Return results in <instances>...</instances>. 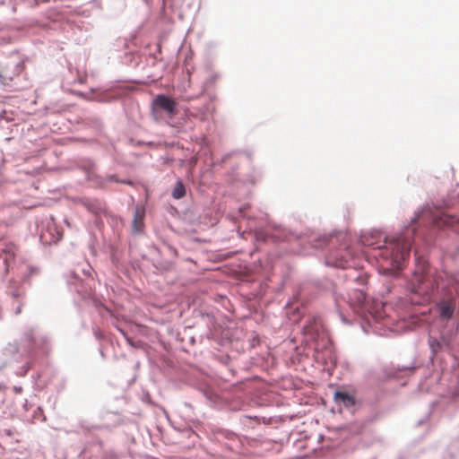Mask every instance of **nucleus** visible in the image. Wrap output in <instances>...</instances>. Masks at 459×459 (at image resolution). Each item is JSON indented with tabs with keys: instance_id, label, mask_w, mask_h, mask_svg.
<instances>
[{
	"instance_id": "nucleus-1",
	"label": "nucleus",
	"mask_w": 459,
	"mask_h": 459,
	"mask_svg": "<svg viewBox=\"0 0 459 459\" xmlns=\"http://www.w3.org/2000/svg\"><path fill=\"white\" fill-rule=\"evenodd\" d=\"M374 234L363 238V243L367 246L372 247L374 249L380 251L379 256L390 262V264L396 268L401 269L404 262L409 258L411 251V242L404 238H397L387 241L386 238L383 240L384 247L380 244L381 241H375Z\"/></svg>"
},
{
	"instance_id": "nucleus-2",
	"label": "nucleus",
	"mask_w": 459,
	"mask_h": 459,
	"mask_svg": "<svg viewBox=\"0 0 459 459\" xmlns=\"http://www.w3.org/2000/svg\"><path fill=\"white\" fill-rule=\"evenodd\" d=\"M24 70V63L22 60L10 59L6 61L0 70V79L3 84L13 86L15 79H17Z\"/></svg>"
},
{
	"instance_id": "nucleus-3",
	"label": "nucleus",
	"mask_w": 459,
	"mask_h": 459,
	"mask_svg": "<svg viewBox=\"0 0 459 459\" xmlns=\"http://www.w3.org/2000/svg\"><path fill=\"white\" fill-rule=\"evenodd\" d=\"M153 108H160L165 111L169 117L172 118L178 114L177 102L163 94L157 95L152 101Z\"/></svg>"
},
{
	"instance_id": "nucleus-4",
	"label": "nucleus",
	"mask_w": 459,
	"mask_h": 459,
	"mask_svg": "<svg viewBox=\"0 0 459 459\" xmlns=\"http://www.w3.org/2000/svg\"><path fill=\"white\" fill-rule=\"evenodd\" d=\"M456 305V299L454 296L449 295L442 298L437 304L439 316L444 320L452 318Z\"/></svg>"
},
{
	"instance_id": "nucleus-5",
	"label": "nucleus",
	"mask_w": 459,
	"mask_h": 459,
	"mask_svg": "<svg viewBox=\"0 0 459 459\" xmlns=\"http://www.w3.org/2000/svg\"><path fill=\"white\" fill-rule=\"evenodd\" d=\"M333 400L338 405L346 408L352 407L356 403L354 394L344 391H336L333 394Z\"/></svg>"
},
{
	"instance_id": "nucleus-6",
	"label": "nucleus",
	"mask_w": 459,
	"mask_h": 459,
	"mask_svg": "<svg viewBox=\"0 0 459 459\" xmlns=\"http://www.w3.org/2000/svg\"><path fill=\"white\" fill-rule=\"evenodd\" d=\"M143 216L144 212L139 209H136L134 215V229L136 231H140L143 226Z\"/></svg>"
},
{
	"instance_id": "nucleus-7",
	"label": "nucleus",
	"mask_w": 459,
	"mask_h": 459,
	"mask_svg": "<svg viewBox=\"0 0 459 459\" xmlns=\"http://www.w3.org/2000/svg\"><path fill=\"white\" fill-rule=\"evenodd\" d=\"M185 195L186 190L183 183L181 181H178L173 189L172 196L176 199H179L182 198Z\"/></svg>"
},
{
	"instance_id": "nucleus-8",
	"label": "nucleus",
	"mask_w": 459,
	"mask_h": 459,
	"mask_svg": "<svg viewBox=\"0 0 459 459\" xmlns=\"http://www.w3.org/2000/svg\"><path fill=\"white\" fill-rule=\"evenodd\" d=\"M426 268H427V264H426V262L423 261V260H420L419 259V269L415 272V274L417 275L418 273H420L421 275L419 277L418 279V281L420 283L423 282L424 281V279H423V274L425 273L426 272Z\"/></svg>"
},
{
	"instance_id": "nucleus-9",
	"label": "nucleus",
	"mask_w": 459,
	"mask_h": 459,
	"mask_svg": "<svg viewBox=\"0 0 459 459\" xmlns=\"http://www.w3.org/2000/svg\"><path fill=\"white\" fill-rule=\"evenodd\" d=\"M354 298L356 299V303L358 306H360L364 303L366 299V294L361 290H355L353 292Z\"/></svg>"
},
{
	"instance_id": "nucleus-10",
	"label": "nucleus",
	"mask_w": 459,
	"mask_h": 459,
	"mask_svg": "<svg viewBox=\"0 0 459 459\" xmlns=\"http://www.w3.org/2000/svg\"><path fill=\"white\" fill-rule=\"evenodd\" d=\"M429 345L434 353L437 352L441 349V343L433 338L429 339Z\"/></svg>"
},
{
	"instance_id": "nucleus-11",
	"label": "nucleus",
	"mask_w": 459,
	"mask_h": 459,
	"mask_svg": "<svg viewBox=\"0 0 459 459\" xmlns=\"http://www.w3.org/2000/svg\"><path fill=\"white\" fill-rule=\"evenodd\" d=\"M109 179H110V180L115 179V176H110V177H109Z\"/></svg>"
}]
</instances>
